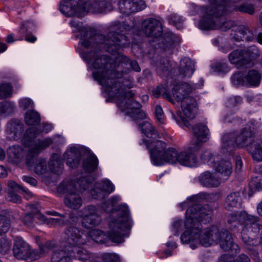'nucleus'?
Returning a JSON list of instances; mask_svg holds the SVG:
<instances>
[{
    "instance_id": "nucleus-24",
    "label": "nucleus",
    "mask_w": 262,
    "mask_h": 262,
    "mask_svg": "<svg viewBox=\"0 0 262 262\" xmlns=\"http://www.w3.org/2000/svg\"><path fill=\"white\" fill-rule=\"evenodd\" d=\"M10 226V219L5 215H0V251L1 252H6L11 247L10 242L2 236L3 233L8 231Z\"/></svg>"
},
{
    "instance_id": "nucleus-57",
    "label": "nucleus",
    "mask_w": 262,
    "mask_h": 262,
    "mask_svg": "<svg viewBox=\"0 0 262 262\" xmlns=\"http://www.w3.org/2000/svg\"><path fill=\"white\" fill-rule=\"evenodd\" d=\"M242 101V98L240 96H235L231 97L227 100L226 102L228 107H234L241 104Z\"/></svg>"
},
{
    "instance_id": "nucleus-28",
    "label": "nucleus",
    "mask_w": 262,
    "mask_h": 262,
    "mask_svg": "<svg viewBox=\"0 0 262 262\" xmlns=\"http://www.w3.org/2000/svg\"><path fill=\"white\" fill-rule=\"evenodd\" d=\"M198 180L201 185L207 187H215L220 183V180L216 174L209 171H205L200 174Z\"/></svg>"
},
{
    "instance_id": "nucleus-52",
    "label": "nucleus",
    "mask_w": 262,
    "mask_h": 262,
    "mask_svg": "<svg viewBox=\"0 0 262 262\" xmlns=\"http://www.w3.org/2000/svg\"><path fill=\"white\" fill-rule=\"evenodd\" d=\"M102 262H120V257L116 253H104L101 256Z\"/></svg>"
},
{
    "instance_id": "nucleus-30",
    "label": "nucleus",
    "mask_w": 262,
    "mask_h": 262,
    "mask_svg": "<svg viewBox=\"0 0 262 262\" xmlns=\"http://www.w3.org/2000/svg\"><path fill=\"white\" fill-rule=\"evenodd\" d=\"M67 164L70 167L74 168L79 164L81 154L78 148L73 147L68 149L64 154Z\"/></svg>"
},
{
    "instance_id": "nucleus-12",
    "label": "nucleus",
    "mask_w": 262,
    "mask_h": 262,
    "mask_svg": "<svg viewBox=\"0 0 262 262\" xmlns=\"http://www.w3.org/2000/svg\"><path fill=\"white\" fill-rule=\"evenodd\" d=\"M74 257L82 261L89 259L90 254L85 249L77 246L70 249V251H56L52 257V262H71V257Z\"/></svg>"
},
{
    "instance_id": "nucleus-59",
    "label": "nucleus",
    "mask_w": 262,
    "mask_h": 262,
    "mask_svg": "<svg viewBox=\"0 0 262 262\" xmlns=\"http://www.w3.org/2000/svg\"><path fill=\"white\" fill-rule=\"evenodd\" d=\"M19 107L23 110H26L29 107H32L33 106V103L32 101L29 98H23L21 99L19 102Z\"/></svg>"
},
{
    "instance_id": "nucleus-51",
    "label": "nucleus",
    "mask_w": 262,
    "mask_h": 262,
    "mask_svg": "<svg viewBox=\"0 0 262 262\" xmlns=\"http://www.w3.org/2000/svg\"><path fill=\"white\" fill-rule=\"evenodd\" d=\"M212 69L217 73H226L229 71L228 64L224 62H217L212 66Z\"/></svg>"
},
{
    "instance_id": "nucleus-47",
    "label": "nucleus",
    "mask_w": 262,
    "mask_h": 262,
    "mask_svg": "<svg viewBox=\"0 0 262 262\" xmlns=\"http://www.w3.org/2000/svg\"><path fill=\"white\" fill-rule=\"evenodd\" d=\"M14 106L12 102L10 101H3L0 103V115H9L14 111Z\"/></svg>"
},
{
    "instance_id": "nucleus-40",
    "label": "nucleus",
    "mask_w": 262,
    "mask_h": 262,
    "mask_svg": "<svg viewBox=\"0 0 262 262\" xmlns=\"http://www.w3.org/2000/svg\"><path fill=\"white\" fill-rule=\"evenodd\" d=\"M250 152L253 159L257 161H262V140H256L250 147Z\"/></svg>"
},
{
    "instance_id": "nucleus-6",
    "label": "nucleus",
    "mask_w": 262,
    "mask_h": 262,
    "mask_svg": "<svg viewBox=\"0 0 262 262\" xmlns=\"http://www.w3.org/2000/svg\"><path fill=\"white\" fill-rule=\"evenodd\" d=\"M132 87V83L127 80L120 82L117 87L108 92L110 95L116 99L117 106L122 112H125L127 115L132 112L140 110L141 105L134 99L135 94L129 89Z\"/></svg>"
},
{
    "instance_id": "nucleus-50",
    "label": "nucleus",
    "mask_w": 262,
    "mask_h": 262,
    "mask_svg": "<svg viewBox=\"0 0 262 262\" xmlns=\"http://www.w3.org/2000/svg\"><path fill=\"white\" fill-rule=\"evenodd\" d=\"M168 21L170 24L174 25L178 29L183 27V20L181 17L176 14H172L168 16Z\"/></svg>"
},
{
    "instance_id": "nucleus-33",
    "label": "nucleus",
    "mask_w": 262,
    "mask_h": 262,
    "mask_svg": "<svg viewBox=\"0 0 262 262\" xmlns=\"http://www.w3.org/2000/svg\"><path fill=\"white\" fill-rule=\"evenodd\" d=\"M242 199L240 193L238 192L231 193L227 196L225 200L224 206L228 210H231L234 208H238L241 206Z\"/></svg>"
},
{
    "instance_id": "nucleus-63",
    "label": "nucleus",
    "mask_w": 262,
    "mask_h": 262,
    "mask_svg": "<svg viewBox=\"0 0 262 262\" xmlns=\"http://www.w3.org/2000/svg\"><path fill=\"white\" fill-rule=\"evenodd\" d=\"M134 120H142L146 118V114L145 113L140 109L136 111L135 112H133V114L129 115Z\"/></svg>"
},
{
    "instance_id": "nucleus-56",
    "label": "nucleus",
    "mask_w": 262,
    "mask_h": 262,
    "mask_svg": "<svg viewBox=\"0 0 262 262\" xmlns=\"http://www.w3.org/2000/svg\"><path fill=\"white\" fill-rule=\"evenodd\" d=\"M54 243L50 241L46 242L45 244L40 245V252H38V254L40 256V254L48 252L49 250H52L54 247Z\"/></svg>"
},
{
    "instance_id": "nucleus-49",
    "label": "nucleus",
    "mask_w": 262,
    "mask_h": 262,
    "mask_svg": "<svg viewBox=\"0 0 262 262\" xmlns=\"http://www.w3.org/2000/svg\"><path fill=\"white\" fill-rule=\"evenodd\" d=\"M12 93V88L9 84L3 83L0 85V99L10 97Z\"/></svg>"
},
{
    "instance_id": "nucleus-21",
    "label": "nucleus",
    "mask_w": 262,
    "mask_h": 262,
    "mask_svg": "<svg viewBox=\"0 0 262 262\" xmlns=\"http://www.w3.org/2000/svg\"><path fill=\"white\" fill-rule=\"evenodd\" d=\"M256 220L257 216L249 215L245 211L231 213L227 216V219L228 223L231 224L230 228L232 230L242 224L247 225L249 221L253 222Z\"/></svg>"
},
{
    "instance_id": "nucleus-61",
    "label": "nucleus",
    "mask_w": 262,
    "mask_h": 262,
    "mask_svg": "<svg viewBox=\"0 0 262 262\" xmlns=\"http://www.w3.org/2000/svg\"><path fill=\"white\" fill-rule=\"evenodd\" d=\"M253 185L258 190H262V175L258 174L252 179Z\"/></svg>"
},
{
    "instance_id": "nucleus-13",
    "label": "nucleus",
    "mask_w": 262,
    "mask_h": 262,
    "mask_svg": "<svg viewBox=\"0 0 262 262\" xmlns=\"http://www.w3.org/2000/svg\"><path fill=\"white\" fill-rule=\"evenodd\" d=\"M77 13L85 12L105 13L111 11L113 7L106 0H80Z\"/></svg>"
},
{
    "instance_id": "nucleus-31",
    "label": "nucleus",
    "mask_w": 262,
    "mask_h": 262,
    "mask_svg": "<svg viewBox=\"0 0 262 262\" xmlns=\"http://www.w3.org/2000/svg\"><path fill=\"white\" fill-rule=\"evenodd\" d=\"M142 133L150 139L160 138V135L155 127L148 120H145L138 124Z\"/></svg>"
},
{
    "instance_id": "nucleus-14",
    "label": "nucleus",
    "mask_w": 262,
    "mask_h": 262,
    "mask_svg": "<svg viewBox=\"0 0 262 262\" xmlns=\"http://www.w3.org/2000/svg\"><path fill=\"white\" fill-rule=\"evenodd\" d=\"M83 233L73 225H69L65 230V239L67 245L64 249L58 251H70V249L77 246H82L86 243V238L83 237Z\"/></svg>"
},
{
    "instance_id": "nucleus-3",
    "label": "nucleus",
    "mask_w": 262,
    "mask_h": 262,
    "mask_svg": "<svg viewBox=\"0 0 262 262\" xmlns=\"http://www.w3.org/2000/svg\"><path fill=\"white\" fill-rule=\"evenodd\" d=\"M257 129L253 121H249L238 132L227 133L223 135L221 152L231 155L235 146L239 148L247 147L250 152V147L252 146Z\"/></svg>"
},
{
    "instance_id": "nucleus-43",
    "label": "nucleus",
    "mask_w": 262,
    "mask_h": 262,
    "mask_svg": "<svg viewBox=\"0 0 262 262\" xmlns=\"http://www.w3.org/2000/svg\"><path fill=\"white\" fill-rule=\"evenodd\" d=\"M8 156L14 160H20L24 155L23 149L18 145H14L8 150Z\"/></svg>"
},
{
    "instance_id": "nucleus-8",
    "label": "nucleus",
    "mask_w": 262,
    "mask_h": 262,
    "mask_svg": "<svg viewBox=\"0 0 262 262\" xmlns=\"http://www.w3.org/2000/svg\"><path fill=\"white\" fill-rule=\"evenodd\" d=\"M39 132L35 127H30L25 134L23 142L26 147L28 148V156L34 157L37 156L45 148L50 146L53 140L51 138H46L44 140L34 141L37 136Z\"/></svg>"
},
{
    "instance_id": "nucleus-44",
    "label": "nucleus",
    "mask_w": 262,
    "mask_h": 262,
    "mask_svg": "<svg viewBox=\"0 0 262 262\" xmlns=\"http://www.w3.org/2000/svg\"><path fill=\"white\" fill-rule=\"evenodd\" d=\"M153 95L155 98H159L161 95L168 101L173 103L171 95L165 87L158 86L152 91Z\"/></svg>"
},
{
    "instance_id": "nucleus-25",
    "label": "nucleus",
    "mask_w": 262,
    "mask_h": 262,
    "mask_svg": "<svg viewBox=\"0 0 262 262\" xmlns=\"http://www.w3.org/2000/svg\"><path fill=\"white\" fill-rule=\"evenodd\" d=\"M32 158L27 156L26 163L36 174L38 176H42L49 171L46 161L45 159L39 158L35 159L32 162L30 159Z\"/></svg>"
},
{
    "instance_id": "nucleus-10",
    "label": "nucleus",
    "mask_w": 262,
    "mask_h": 262,
    "mask_svg": "<svg viewBox=\"0 0 262 262\" xmlns=\"http://www.w3.org/2000/svg\"><path fill=\"white\" fill-rule=\"evenodd\" d=\"M259 56L257 49L251 47L247 50H235L228 55V59L231 63L235 65L238 68L250 67L252 61Z\"/></svg>"
},
{
    "instance_id": "nucleus-4",
    "label": "nucleus",
    "mask_w": 262,
    "mask_h": 262,
    "mask_svg": "<svg viewBox=\"0 0 262 262\" xmlns=\"http://www.w3.org/2000/svg\"><path fill=\"white\" fill-rule=\"evenodd\" d=\"M220 244L221 248L224 251L231 250L232 252H239V248L233 241L231 234L226 229L220 231L215 226L204 229L201 236L194 243H191L190 247L194 249L198 245H201L208 247L212 245Z\"/></svg>"
},
{
    "instance_id": "nucleus-42",
    "label": "nucleus",
    "mask_w": 262,
    "mask_h": 262,
    "mask_svg": "<svg viewBox=\"0 0 262 262\" xmlns=\"http://www.w3.org/2000/svg\"><path fill=\"white\" fill-rule=\"evenodd\" d=\"M25 121L29 125H37L40 123V116L36 111H28L26 113Z\"/></svg>"
},
{
    "instance_id": "nucleus-58",
    "label": "nucleus",
    "mask_w": 262,
    "mask_h": 262,
    "mask_svg": "<svg viewBox=\"0 0 262 262\" xmlns=\"http://www.w3.org/2000/svg\"><path fill=\"white\" fill-rule=\"evenodd\" d=\"M65 218H50L47 220V223L54 226H61L66 224Z\"/></svg>"
},
{
    "instance_id": "nucleus-48",
    "label": "nucleus",
    "mask_w": 262,
    "mask_h": 262,
    "mask_svg": "<svg viewBox=\"0 0 262 262\" xmlns=\"http://www.w3.org/2000/svg\"><path fill=\"white\" fill-rule=\"evenodd\" d=\"M88 236L92 240L97 243H103L105 234L103 232L99 230H92L88 233Z\"/></svg>"
},
{
    "instance_id": "nucleus-7",
    "label": "nucleus",
    "mask_w": 262,
    "mask_h": 262,
    "mask_svg": "<svg viewBox=\"0 0 262 262\" xmlns=\"http://www.w3.org/2000/svg\"><path fill=\"white\" fill-rule=\"evenodd\" d=\"M39 132L35 127H30L25 134L23 142L26 147L28 148V156L34 157L37 156L45 148L50 146L53 140L51 138H46L44 140L34 141L37 136Z\"/></svg>"
},
{
    "instance_id": "nucleus-54",
    "label": "nucleus",
    "mask_w": 262,
    "mask_h": 262,
    "mask_svg": "<svg viewBox=\"0 0 262 262\" xmlns=\"http://www.w3.org/2000/svg\"><path fill=\"white\" fill-rule=\"evenodd\" d=\"M201 158L203 163L208 164V165L212 164L213 166L215 163L214 160H212L213 156L209 151H205L201 155Z\"/></svg>"
},
{
    "instance_id": "nucleus-20",
    "label": "nucleus",
    "mask_w": 262,
    "mask_h": 262,
    "mask_svg": "<svg viewBox=\"0 0 262 262\" xmlns=\"http://www.w3.org/2000/svg\"><path fill=\"white\" fill-rule=\"evenodd\" d=\"M118 5L121 13L125 15H129L146 8V4L143 0H120Z\"/></svg>"
},
{
    "instance_id": "nucleus-2",
    "label": "nucleus",
    "mask_w": 262,
    "mask_h": 262,
    "mask_svg": "<svg viewBox=\"0 0 262 262\" xmlns=\"http://www.w3.org/2000/svg\"><path fill=\"white\" fill-rule=\"evenodd\" d=\"M212 212V210L208 204H194L189 207L186 212L185 226L186 231L181 235L182 242L193 243L198 240L203 231L201 222L209 223Z\"/></svg>"
},
{
    "instance_id": "nucleus-23",
    "label": "nucleus",
    "mask_w": 262,
    "mask_h": 262,
    "mask_svg": "<svg viewBox=\"0 0 262 262\" xmlns=\"http://www.w3.org/2000/svg\"><path fill=\"white\" fill-rule=\"evenodd\" d=\"M191 91V88L188 83L179 82L174 85L172 95L177 101L182 102L187 98H193L189 95Z\"/></svg>"
},
{
    "instance_id": "nucleus-34",
    "label": "nucleus",
    "mask_w": 262,
    "mask_h": 262,
    "mask_svg": "<svg viewBox=\"0 0 262 262\" xmlns=\"http://www.w3.org/2000/svg\"><path fill=\"white\" fill-rule=\"evenodd\" d=\"M213 167L216 172L225 177V179H227L232 172V163L228 160H222L217 163H215Z\"/></svg>"
},
{
    "instance_id": "nucleus-62",
    "label": "nucleus",
    "mask_w": 262,
    "mask_h": 262,
    "mask_svg": "<svg viewBox=\"0 0 262 262\" xmlns=\"http://www.w3.org/2000/svg\"><path fill=\"white\" fill-rule=\"evenodd\" d=\"M67 4V6L71 8L74 12L77 13L78 9L80 0H64Z\"/></svg>"
},
{
    "instance_id": "nucleus-32",
    "label": "nucleus",
    "mask_w": 262,
    "mask_h": 262,
    "mask_svg": "<svg viewBox=\"0 0 262 262\" xmlns=\"http://www.w3.org/2000/svg\"><path fill=\"white\" fill-rule=\"evenodd\" d=\"M179 70L182 77H191L194 71L193 61L188 58H183L181 60Z\"/></svg>"
},
{
    "instance_id": "nucleus-1",
    "label": "nucleus",
    "mask_w": 262,
    "mask_h": 262,
    "mask_svg": "<svg viewBox=\"0 0 262 262\" xmlns=\"http://www.w3.org/2000/svg\"><path fill=\"white\" fill-rule=\"evenodd\" d=\"M70 24L80 33L81 40L80 43L84 47L88 48L90 46L93 40L99 45V50L103 48L112 54L118 53L115 58V62L108 56L103 55L98 56L92 64L94 69L101 70V72H96L93 73L94 79L97 80L107 92H110L114 89L116 90V88L120 82L118 79L123 75L122 73L115 69L117 62L119 63V68L120 64H127L129 61L127 57L119 52L121 49L127 46L129 43L127 37L120 32L129 31L132 27L125 23L114 22L110 27V31L107 34V38H106L103 35H96L95 29L83 26L81 22L72 20Z\"/></svg>"
},
{
    "instance_id": "nucleus-53",
    "label": "nucleus",
    "mask_w": 262,
    "mask_h": 262,
    "mask_svg": "<svg viewBox=\"0 0 262 262\" xmlns=\"http://www.w3.org/2000/svg\"><path fill=\"white\" fill-rule=\"evenodd\" d=\"M155 114L157 123L159 124H163L164 123L165 116L161 106L157 105L156 106Z\"/></svg>"
},
{
    "instance_id": "nucleus-9",
    "label": "nucleus",
    "mask_w": 262,
    "mask_h": 262,
    "mask_svg": "<svg viewBox=\"0 0 262 262\" xmlns=\"http://www.w3.org/2000/svg\"><path fill=\"white\" fill-rule=\"evenodd\" d=\"M256 221H249L245 225L241 232V238L244 246L248 249L262 243V226Z\"/></svg>"
},
{
    "instance_id": "nucleus-60",
    "label": "nucleus",
    "mask_w": 262,
    "mask_h": 262,
    "mask_svg": "<svg viewBox=\"0 0 262 262\" xmlns=\"http://www.w3.org/2000/svg\"><path fill=\"white\" fill-rule=\"evenodd\" d=\"M162 42L164 44L163 47L166 49H170L174 43V40L172 38V36L171 34H169L167 36H165L164 38L163 39Z\"/></svg>"
},
{
    "instance_id": "nucleus-39",
    "label": "nucleus",
    "mask_w": 262,
    "mask_h": 262,
    "mask_svg": "<svg viewBox=\"0 0 262 262\" xmlns=\"http://www.w3.org/2000/svg\"><path fill=\"white\" fill-rule=\"evenodd\" d=\"M98 160L94 155H90L82 163L84 169L88 172L94 171L98 166Z\"/></svg>"
},
{
    "instance_id": "nucleus-5",
    "label": "nucleus",
    "mask_w": 262,
    "mask_h": 262,
    "mask_svg": "<svg viewBox=\"0 0 262 262\" xmlns=\"http://www.w3.org/2000/svg\"><path fill=\"white\" fill-rule=\"evenodd\" d=\"M111 218L108 237L114 243L123 242L124 237L132 226L127 206L125 205L119 206L116 210L112 211Z\"/></svg>"
},
{
    "instance_id": "nucleus-11",
    "label": "nucleus",
    "mask_w": 262,
    "mask_h": 262,
    "mask_svg": "<svg viewBox=\"0 0 262 262\" xmlns=\"http://www.w3.org/2000/svg\"><path fill=\"white\" fill-rule=\"evenodd\" d=\"M77 186L71 181H63L58 187V191L66 193L64 203L67 207L72 209H78L82 205V200L79 192L76 191Z\"/></svg>"
},
{
    "instance_id": "nucleus-41",
    "label": "nucleus",
    "mask_w": 262,
    "mask_h": 262,
    "mask_svg": "<svg viewBox=\"0 0 262 262\" xmlns=\"http://www.w3.org/2000/svg\"><path fill=\"white\" fill-rule=\"evenodd\" d=\"M157 71L161 75L168 74L171 69L170 61L166 58L161 59L156 64Z\"/></svg>"
},
{
    "instance_id": "nucleus-29",
    "label": "nucleus",
    "mask_w": 262,
    "mask_h": 262,
    "mask_svg": "<svg viewBox=\"0 0 262 262\" xmlns=\"http://www.w3.org/2000/svg\"><path fill=\"white\" fill-rule=\"evenodd\" d=\"M231 35L234 39L237 41L241 40L251 41L254 38L253 32L250 30L247 26H241L234 31L232 30Z\"/></svg>"
},
{
    "instance_id": "nucleus-37",
    "label": "nucleus",
    "mask_w": 262,
    "mask_h": 262,
    "mask_svg": "<svg viewBox=\"0 0 262 262\" xmlns=\"http://www.w3.org/2000/svg\"><path fill=\"white\" fill-rule=\"evenodd\" d=\"M179 152L172 147L168 148L165 150L161 155V165L164 162L174 164L178 162V157Z\"/></svg>"
},
{
    "instance_id": "nucleus-45",
    "label": "nucleus",
    "mask_w": 262,
    "mask_h": 262,
    "mask_svg": "<svg viewBox=\"0 0 262 262\" xmlns=\"http://www.w3.org/2000/svg\"><path fill=\"white\" fill-rule=\"evenodd\" d=\"M64 181H71L72 183L77 186L76 191L78 192L82 191V190H86L90 187L91 184L88 181L87 178L82 177L76 181L73 180H65Z\"/></svg>"
},
{
    "instance_id": "nucleus-64",
    "label": "nucleus",
    "mask_w": 262,
    "mask_h": 262,
    "mask_svg": "<svg viewBox=\"0 0 262 262\" xmlns=\"http://www.w3.org/2000/svg\"><path fill=\"white\" fill-rule=\"evenodd\" d=\"M183 222L180 220H176L172 224V230L174 235H178V233L182 229Z\"/></svg>"
},
{
    "instance_id": "nucleus-27",
    "label": "nucleus",
    "mask_w": 262,
    "mask_h": 262,
    "mask_svg": "<svg viewBox=\"0 0 262 262\" xmlns=\"http://www.w3.org/2000/svg\"><path fill=\"white\" fill-rule=\"evenodd\" d=\"M23 124L18 120H11L7 125V132L11 140H16L20 138L23 132Z\"/></svg>"
},
{
    "instance_id": "nucleus-16",
    "label": "nucleus",
    "mask_w": 262,
    "mask_h": 262,
    "mask_svg": "<svg viewBox=\"0 0 262 262\" xmlns=\"http://www.w3.org/2000/svg\"><path fill=\"white\" fill-rule=\"evenodd\" d=\"M143 143L150 151V157L154 164L161 165L162 162L161 155L165 150L166 144L164 142L156 139H143Z\"/></svg>"
},
{
    "instance_id": "nucleus-55",
    "label": "nucleus",
    "mask_w": 262,
    "mask_h": 262,
    "mask_svg": "<svg viewBox=\"0 0 262 262\" xmlns=\"http://www.w3.org/2000/svg\"><path fill=\"white\" fill-rule=\"evenodd\" d=\"M236 10L243 13H247L249 14H253L254 13V8L251 5L245 4L241 5L236 8Z\"/></svg>"
},
{
    "instance_id": "nucleus-15",
    "label": "nucleus",
    "mask_w": 262,
    "mask_h": 262,
    "mask_svg": "<svg viewBox=\"0 0 262 262\" xmlns=\"http://www.w3.org/2000/svg\"><path fill=\"white\" fill-rule=\"evenodd\" d=\"M162 23L163 19L160 17L146 18L142 23V31L147 37L158 38L163 33Z\"/></svg>"
},
{
    "instance_id": "nucleus-19",
    "label": "nucleus",
    "mask_w": 262,
    "mask_h": 262,
    "mask_svg": "<svg viewBox=\"0 0 262 262\" xmlns=\"http://www.w3.org/2000/svg\"><path fill=\"white\" fill-rule=\"evenodd\" d=\"M182 112L184 116H176L172 114L173 119L177 122L184 121L185 118L192 119L196 114V102L194 98H187L182 101Z\"/></svg>"
},
{
    "instance_id": "nucleus-35",
    "label": "nucleus",
    "mask_w": 262,
    "mask_h": 262,
    "mask_svg": "<svg viewBox=\"0 0 262 262\" xmlns=\"http://www.w3.org/2000/svg\"><path fill=\"white\" fill-rule=\"evenodd\" d=\"M49 170L52 172L60 174L62 171L63 163L61 157L58 154H53L49 162Z\"/></svg>"
},
{
    "instance_id": "nucleus-36",
    "label": "nucleus",
    "mask_w": 262,
    "mask_h": 262,
    "mask_svg": "<svg viewBox=\"0 0 262 262\" xmlns=\"http://www.w3.org/2000/svg\"><path fill=\"white\" fill-rule=\"evenodd\" d=\"M178 162L181 165L192 167L196 164L197 158L190 152L181 151L179 152Z\"/></svg>"
},
{
    "instance_id": "nucleus-26",
    "label": "nucleus",
    "mask_w": 262,
    "mask_h": 262,
    "mask_svg": "<svg viewBox=\"0 0 262 262\" xmlns=\"http://www.w3.org/2000/svg\"><path fill=\"white\" fill-rule=\"evenodd\" d=\"M194 136L196 138V144L199 145L207 142L210 137V132L207 126L203 123L195 124L193 127Z\"/></svg>"
},
{
    "instance_id": "nucleus-38",
    "label": "nucleus",
    "mask_w": 262,
    "mask_h": 262,
    "mask_svg": "<svg viewBox=\"0 0 262 262\" xmlns=\"http://www.w3.org/2000/svg\"><path fill=\"white\" fill-rule=\"evenodd\" d=\"M246 86H257L261 80V75L257 71L250 70L245 76Z\"/></svg>"
},
{
    "instance_id": "nucleus-17",
    "label": "nucleus",
    "mask_w": 262,
    "mask_h": 262,
    "mask_svg": "<svg viewBox=\"0 0 262 262\" xmlns=\"http://www.w3.org/2000/svg\"><path fill=\"white\" fill-rule=\"evenodd\" d=\"M82 226L85 228L90 229L98 226L100 223L99 211L94 205H89L84 207L82 210Z\"/></svg>"
},
{
    "instance_id": "nucleus-46",
    "label": "nucleus",
    "mask_w": 262,
    "mask_h": 262,
    "mask_svg": "<svg viewBox=\"0 0 262 262\" xmlns=\"http://www.w3.org/2000/svg\"><path fill=\"white\" fill-rule=\"evenodd\" d=\"M244 74L242 72L235 73L231 77V81L233 85L246 86V79Z\"/></svg>"
},
{
    "instance_id": "nucleus-18",
    "label": "nucleus",
    "mask_w": 262,
    "mask_h": 262,
    "mask_svg": "<svg viewBox=\"0 0 262 262\" xmlns=\"http://www.w3.org/2000/svg\"><path fill=\"white\" fill-rule=\"evenodd\" d=\"M13 250L14 256L18 259H26L29 257L37 259L40 257L38 251L30 252L29 246L22 239L15 240Z\"/></svg>"
},
{
    "instance_id": "nucleus-22",
    "label": "nucleus",
    "mask_w": 262,
    "mask_h": 262,
    "mask_svg": "<svg viewBox=\"0 0 262 262\" xmlns=\"http://www.w3.org/2000/svg\"><path fill=\"white\" fill-rule=\"evenodd\" d=\"M114 186L108 180H103L101 183H97L91 190L92 197L97 200L105 198L111 192L113 191Z\"/></svg>"
}]
</instances>
